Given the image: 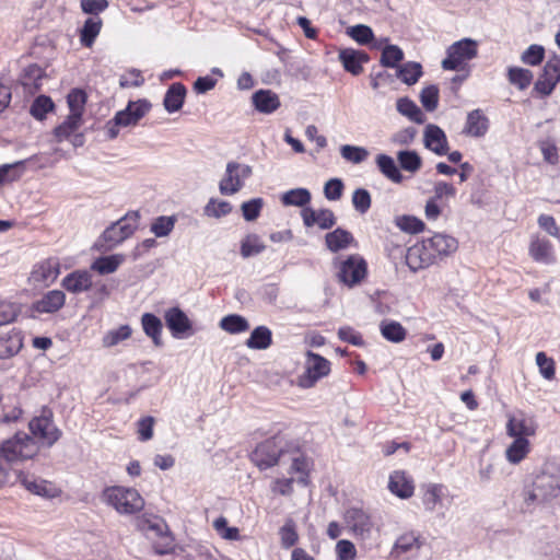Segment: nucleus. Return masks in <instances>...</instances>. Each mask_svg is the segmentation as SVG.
Returning a JSON list of instances; mask_svg holds the SVG:
<instances>
[{"label":"nucleus","mask_w":560,"mask_h":560,"mask_svg":"<svg viewBox=\"0 0 560 560\" xmlns=\"http://www.w3.org/2000/svg\"><path fill=\"white\" fill-rule=\"evenodd\" d=\"M101 499L117 513L125 515L135 514L144 506V500L136 489L121 486L105 488Z\"/></svg>","instance_id":"nucleus-1"},{"label":"nucleus","mask_w":560,"mask_h":560,"mask_svg":"<svg viewBox=\"0 0 560 560\" xmlns=\"http://www.w3.org/2000/svg\"><path fill=\"white\" fill-rule=\"evenodd\" d=\"M140 529L152 542V547L158 555H167L174 551V537L166 522L156 515L143 517L139 522Z\"/></svg>","instance_id":"nucleus-2"},{"label":"nucleus","mask_w":560,"mask_h":560,"mask_svg":"<svg viewBox=\"0 0 560 560\" xmlns=\"http://www.w3.org/2000/svg\"><path fill=\"white\" fill-rule=\"evenodd\" d=\"M38 453L36 442L26 433H16L0 445V462L18 464L33 458Z\"/></svg>","instance_id":"nucleus-3"},{"label":"nucleus","mask_w":560,"mask_h":560,"mask_svg":"<svg viewBox=\"0 0 560 560\" xmlns=\"http://www.w3.org/2000/svg\"><path fill=\"white\" fill-rule=\"evenodd\" d=\"M151 104L147 100L129 102L124 110L116 113L114 118L105 126L108 139H115L119 135L120 127L136 126L150 110Z\"/></svg>","instance_id":"nucleus-4"},{"label":"nucleus","mask_w":560,"mask_h":560,"mask_svg":"<svg viewBox=\"0 0 560 560\" xmlns=\"http://www.w3.org/2000/svg\"><path fill=\"white\" fill-rule=\"evenodd\" d=\"M140 214L138 211L128 212L108 226L102 234L103 242L108 248H113L130 237L139 225Z\"/></svg>","instance_id":"nucleus-5"},{"label":"nucleus","mask_w":560,"mask_h":560,"mask_svg":"<svg viewBox=\"0 0 560 560\" xmlns=\"http://www.w3.org/2000/svg\"><path fill=\"white\" fill-rule=\"evenodd\" d=\"M560 494V478L557 475L542 471L538 474L528 490L526 502L544 503Z\"/></svg>","instance_id":"nucleus-6"},{"label":"nucleus","mask_w":560,"mask_h":560,"mask_svg":"<svg viewBox=\"0 0 560 560\" xmlns=\"http://www.w3.org/2000/svg\"><path fill=\"white\" fill-rule=\"evenodd\" d=\"M345 523L353 536L362 541L372 540L375 532H378L372 516L358 508L346 511Z\"/></svg>","instance_id":"nucleus-7"},{"label":"nucleus","mask_w":560,"mask_h":560,"mask_svg":"<svg viewBox=\"0 0 560 560\" xmlns=\"http://www.w3.org/2000/svg\"><path fill=\"white\" fill-rule=\"evenodd\" d=\"M305 371L298 377L301 388H312L330 372V362L324 357L312 351L306 352Z\"/></svg>","instance_id":"nucleus-8"},{"label":"nucleus","mask_w":560,"mask_h":560,"mask_svg":"<svg viewBox=\"0 0 560 560\" xmlns=\"http://www.w3.org/2000/svg\"><path fill=\"white\" fill-rule=\"evenodd\" d=\"M478 44L470 38L455 42L447 48V57L442 61L444 70H460L464 63L477 56Z\"/></svg>","instance_id":"nucleus-9"},{"label":"nucleus","mask_w":560,"mask_h":560,"mask_svg":"<svg viewBox=\"0 0 560 560\" xmlns=\"http://www.w3.org/2000/svg\"><path fill=\"white\" fill-rule=\"evenodd\" d=\"M28 428L33 436L48 447L52 446L61 435V431L52 421V412L49 409H43L39 416L34 417L30 421Z\"/></svg>","instance_id":"nucleus-10"},{"label":"nucleus","mask_w":560,"mask_h":560,"mask_svg":"<svg viewBox=\"0 0 560 560\" xmlns=\"http://www.w3.org/2000/svg\"><path fill=\"white\" fill-rule=\"evenodd\" d=\"M252 175V167L237 162L226 164L225 174L219 183V190L224 196H232L238 192L245 179Z\"/></svg>","instance_id":"nucleus-11"},{"label":"nucleus","mask_w":560,"mask_h":560,"mask_svg":"<svg viewBox=\"0 0 560 560\" xmlns=\"http://www.w3.org/2000/svg\"><path fill=\"white\" fill-rule=\"evenodd\" d=\"M366 272L365 260L360 255H350L340 262L337 276L340 282L352 288L365 278Z\"/></svg>","instance_id":"nucleus-12"},{"label":"nucleus","mask_w":560,"mask_h":560,"mask_svg":"<svg viewBox=\"0 0 560 560\" xmlns=\"http://www.w3.org/2000/svg\"><path fill=\"white\" fill-rule=\"evenodd\" d=\"M287 453L282 448L281 440L272 438L260 443L253 453V460L260 469L269 468L284 458Z\"/></svg>","instance_id":"nucleus-13"},{"label":"nucleus","mask_w":560,"mask_h":560,"mask_svg":"<svg viewBox=\"0 0 560 560\" xmlns=\"http://www.w3.org/2000/svg\"><path fill=\"white\" fill-rule=\"evenodd\" d=\"M164 319L174 338L183 339L194 335L191 320L179 307H171L166 310L164 313Z\"/></svg>","instance_id":"nucleus-14"},{"label":"nucleus","mask_w":560,"mask_h":560,"mask_svg":"<svg viewBox=\"0 0 560 560\" xmlns=\"http://www.w3.org/2000/svg\"><path fill=\"white\" fill-rule=\"evenodd\" d=\"M537 427L536 420L524 412L508 415L506 434L510 438L528 439L536 434Z\"/></svg>","instance_id":"nucleus-15"},{"label":"nucleus","mask_w":560,"mask_h":560,"mask_svg":"<svg viewBox=\"0 0 560 560\" xmlns=\"http://www.w3.org/2000/svg\"><path fill=\"white\" fill-rule=\"evenodd\" d=\"M435 259L429 249L425 238L410 246L406 253V264L413 272L435 264Z\"/></svg>","instance_id":"nucleus-16"},{"label":"nucleus","mask_w":560,"mask_h":560,"mask_svg":"<svg viewBox=\"0 0 560 560\" xmlns=\"http://www.w3.org/2000/svg\"><path fill=\"white\" fill-rule=\"evenodd\" d=\"M560 81V57H551L544 67L542 74L535 83V90L542 95H549Z\"/></svg>","instance_id":"nucleus-17"},{"label":"nucleus","mask_w":560,"mask_h":560,"mask_svg":"<svg viewBox=\"0 0 560 560\" xmlns=\"http://www.w3.org/2000/svg\"><path fill=\"white\" fill-rule=\"evenodd\" d=\"M59 271V262L49 258L33 267L28 280L36 287H48L57 279Z\"/></svg>","instance_id":"nucleus-18"},{"label":"nucleus","mask_w":560,"mask_h":560,"mask_svg":"<svg viewBox=\"0 0 560 560\" xmlns=\"http://www.w3.org/2000/svg\"><path fill=\"white\" fill-rule=\"evenodd\" d=\"M425 241L435 261L452 255L458 248L457 240L443 233H436L433 236L425 238Z\"/></svg>","instance_id":"nucleus-19"},{"label":"nucleus","mask_w":560,"mask_h":560,"mask_svg":"<svg viewBox=\"0 0 560 560\" xmlns=\"http://www.w3.org/2000/svg\"><path fill=\"white\" fill-rule=\"evenodd\" d=\"M528 253L536 262L545 265L555 262L553 246L546 237L533 235L529 242Z\"/></svg>","instance_id":"nucleus-20"},{"label":"nucleus","mask_w":560,"mask_h":560,"mask_svg":"<svg viewBox=\"0 0 560 560\" xmlns=\"http://www.w3.org/2000/svg\"><path fill=\"white\" fill-rule=\"evenodd\" d=\"M301 214L303 223L307 228L317 225L322 230H328L336 224V217L329 209L314 210L312 208H304Z\"/></svg>","instance_id":"nucleus-21"},{"label":"nucleus","mask_w":560,"mask_h":560,"mask_svg":"<svg viewBox=\"0 0 560 560\" xmlns=\"http://www.w3.org/2000/svg\"><path fill=\"white\" fill-rule=\"evenodd\" d=\"M423 141L427 149L438 155L447 153V139L445 132L436 125L429 124L424 129Z\"/></svg>","instance_id":"nucleus-22"},{"label":"nucleus","mask_w":560,"mask_h":560,"mask_svg":"<svg viewBox=\"0 0 560 560\" xmlns=\"http://www.w3.org/2000/svg\"><path fill=\"white\" fill-rule=\"evenodd\" d=\"M93 285L92 275L88 270H75L62 280V287L70 293L79 294L90 290Z\"/></svg>","instance_id":"nucleus-23"},{"label":"nucleus","mask_w":560,"mask_h":560,"mask_svg":"<svg viewBox=\"0 0 560 560\" xmlns=\"http://www.w3.org/2000/svg\"><path fill=\"white\" fill-rule=\"evenodd\" d=\"M388 489L400 499L412 497L415 491L413 481L405 471L396 470L389 476Z\"/></svg>","instance_id":"nucleus-24"},{"label":"nucleus","mask_w":560,"mask_h":560,"mask_svg":"<svg viewBox=\"0 0 560 560\" xmlns=\"http://www.w3.org/2000/svg\"><path fill=\"white\" fill-rule=\"evenodd\" d=\"M339 60L343 68L353 75H358L363 71L362 65L369 61V56L351 48L340 50Z\"/></svg>","instance_id":"nucleus-25"},{"label":"nucleus","mask_w":560,"mask_h":560,"mask_svg":"<svg viewBox=\"0 0 560 560\" xmlns=\"http://www.w3.org/2000/svg\"><path fill=\"white\" fill-rule=\"evenodd\" d=\"M422 504L427 512L433 513L442 504L445 486L442 483H427L422 486Z\"/></svg>","instance_id":"nucleus-26"},{"label":"nucleus","mask_w":560,"mask_h":560,"mask_svg":"<svg viewBox=\"0 0 560 560\" xmlns=\"http://www.w3.org/2000/svg\"><path fill=\"white\" fill-rule=\"evenodd\" d=\"M23 338L20 331L9 330L0 334V359H8L21 350Z\"/></svg>","instance_id":"nucleus-27"},{"label":"nucleus","mask_w":560,"mask_h":560,"mask_svg":"<svg viewBox=\"0 0 560 560\" xmlns=\"http://www.w3.org/2000/svg\"><path fill=\"white\" fill-rule=\"evenodd\" d=\"M66 301V295L60 290H52L46 293L40 300L33 304L37 313H55L60 310Z\"/></svg>","instance_id":"nucleus-28"},{"label":"nucleus","mask_w":560,"mask_h":560,"mask_svg":"<svg viewBox=\"0 0 560 560\" xmlns=\"http://www.w3.org/2000/svg\"><path fill=\"white\" fill-rule=\"evenodd\" d=\"M255 108L262 114H271L280 107L279 96L270 90H259L252 96Z\"/></svg>","instance_id":"nucleus-29"},{"label":"nucleus","mask_w":560,"mask_h":560,"mask_svg":"<svg viewBox=\"0 0 560 560\" xmlns=\"http://www.w3.org/2000/svg\"><path fill=\"white\" fill-rule=\"evenodd\" d=\"M187 90L182 83H173L166 91L163 100L164 108L172 114L178 112L184 104Z\"/></svg>","instance_id":"nucleus-30"},{"label":"nucleus","mask_w":560,"mask_h":560,"mask_svg":"<svg viewBox=\"0 0 560 560\" xmlns=\"http://www.w3.org/2000/svg\"><path fill=\"white\" fill-rule=\"evenodd\" d=\"M489 127L488 118L480 109H475L467 115L464 132L471 137H482Z\"/></svg>","instance_id":"nucleus-31"},{"label":"nucleus","mask_w":560,"mask_h":560,"mask_svg":"<svg viewBox=\"0 0 560 560\" xmlns=\"http://www.w3.org/2000/svg\"><path fill=\"white\" fill-rule=\"evenodd\" d=\"M325 242L329 250L337 253L354 243V238L349 231L338 228L326 234Z\"/></svg>","instance_id":"nucleus-32"},{"label":"nucleus","mask_w":560,"mask_h":560,"mask_svg":"<svg viewBox=\"0 0 560 560\" xmlns=\"http://www.w3.org/2000/svg\"><path fill=\"white\" fill-rule=\"evenodd\" d=\"M22 483L30 492L44 498H54L58 494L57 488L51 482L43 479L24 477Z\"/></svg>","instance_id":"nucleus-33"},{"label":"nucleus","mask_w":560,"mask_h":560,"mask_svg":"<svg viewBox=\"0 0 560 560\" xmlns=\"http://www.w3.org/2000/svg\"><path fill=\"white\" fill-rule=\"evenodd\" d=\"M397 112L416 124H423L425 115L420 107L408 97H400L396 102Z\"/></svg>","instance_id":"nucleus-34"},{"label":"nucleus","mask_w":560,"mask_h":560,"mask_svg":"<svg viewBox=\"0 0 560 560\" xmlns=\"http://www.w3.org/2000/svg\"><path fill=\"white\" fill-rule=\"evenodd\" d=\"M514 441L508 446L505 457L511 464L522 462L530 451V443L525 438H513Z\"/></svg>","instance_id":"nucleus-35"},{"label":"nucleus","mask_w":560,"mask_h":560,"mask_svg":"<svg viewBox=\"0 0 560 560\" xmlns=\"http://www.w3.org/2000/svg\"><path fill=\"white\" fill-rule=\"evenodd\" d=\"M141 325L143 331L148 337H150L153 343L158 347L162 346L161 331H162V322L161 319L151 314L144 313L141 317Z\"/></svg>","instance_id":"nucleus-36"},{"label":"nucleus","mask_w":560,"mask_h":560,"mask_svg":"<svg viewBox=\"0 0 560 560\" xmlns=\"http://www.w3.org/2000/svg\"><path fill=\"white\" fill-rule=\"evenodd\" d=\"M272 342L271 330L266 326L256 327L250 337L246 340V346L250 349L265 350Z\"/></svg>","instance_id":"nucleus-37"},{"label":"nucleus","mask_w":560,"mask_h":560,"mask_svg":"<svg viewBox=\"0 0 560 560\" xmlns=\"http://www.w3.org/2000/svg\"><path fill=\"white\" fill-rule=\"evenodd\" d=\"M124 259V255L119 254L100 257L91 265V270L100 275H109L118 269Z\"/></svg>","instance_id":"nucleus-38"},{"label":"nucleus","mask_w":560,"mask_h":560,"mask_svg":"<svg viewBox=\"0 0 560 560\" xmlns=\"http://www.w3.org/2000/svg\"><path fill=\"white\" fill-rule=\"evenodd\" d=\"M376 164L381 173L388 179L394 183H401L404 177L392 156L387 154H378L376 156Z\"/></svg>","instance_id":"nucleus-39"},{"label":"nucleus","mask_w":560,"mask_h":560,"mask_svg":"<svg viewBox=\"0 0 560 560\" xmlns=\"http://www.w3.org/2000/svg\"><path fill=\"white\" fill-rule=\"evenodd\" d=\"M382 336L390 342H401L406 339L407 330L395 320H383L380 325Z\"/></svg>","instance_id":"nucleus-40"},{"label":"nucleus","mask_w":560,"mask_h":560,"mask_svg":"<svg viewBox=\"0 0 560 560\" xmlns=\"http://www.w3.org/2000/svg\"><path fill=\"white\" fill-rule=\"evenodd\" d=\"M422 75V66L419 62L408 61L397 68L396 77L405 84L412 85Z\"/></svg>","instance_id":"nucleus-41"},{"label":"nucleus","mask_w":560,"mask_h":560,"mask_svg":"<svg viewBox=\"0 0 560 560\" xmlns=\"http://www.w3.org/2000/svg\"><path fill=\"white\" fill-rule=\"evenodd\" d=\"M101 28H102V20L97 16H93V18H89L82 30H81V43L85 46V47H91L95 40V38L97 37V35L100 34L101 32Z\"/></svg>","instance_id":"nucleus-42"},{"label":"nucleus","mask_w":560,"mask_h":560,"mask_svg":"<svg viewBox=\"0 0 560 560\" xmlns=\"http://www.w3.org/2000/svg\"><path fill=\"white\" fill-rule=\"evenodd\" d=\"M220 328L229 334H240L249 328L247 319L237 314L224 316L219 324Z\"/></svg>","instance_id":"nucleus-43"},{"label":"nucleus","mask_w":560,"mask_h":560,"mask_svg":"<svg viewBox=\"0 0 560 560\" xmlns=\"http://www.w3.org/2000/svg\"><path fill=\"white\" fill-rule=\"evenodd\" d=\"M281 201L284 206H296L303 207L311 201V192L305 188H294L284 192L281 197Z\"/></svg>","instance_id":"nucleus-44"},{"label":"nucleus","mask_w":560,"mask_h":560,"mask_svg":"<svg viewBox=\"0 0 560 560\" xmlns=\"http://www.w3.org/2000/svg\"><path fill=\"white\" fill-rule=\"evenodd\" d=\"M131 334L132 329L129 325H121L118 328L108 330L102 339V345L105 348L115 347L119 342L130 338Z\"/></svg>","instance_id":"nucleus-45"},{"label":"nucleus","mask_w":560,"mask_h":560,"mask_svg":"<svg viewBox=\"0 0 560 560\" xmlns=\"http://www.w3.org/2000/svg\"><path fill=\"white\" fill-rule=\"evenodd\" d=\"M420 547L421 542L415 534H404L397 538L393 547L392 555L398 557L401 553L411 551L413 549L418 550Z\"/></svg>","instance_id":"nucleus-46"},{"label":"nucleus","mask_w":560,"mask_h":560,"mask_svg":"<svg viewBox=\"0 0 560 560\" xmlns=\"http://www.w3.org/2000/svg\"><path fill=\"white\" fill-rule=\"evenodd\" d=\"M82 119L78 118L77 114H69L67 119L55 128V137L57 141L61 142L65 139H68L74 131L79 129L81 126Z\"/></svg>","instance_id":"nucleus-47"},{"label":"nucleus","mask_w":560,"mask_h":560,"mask_svg":"<svg viewBox=\"0 0 560 560\" xmlns=\"http://www.w3.org/2000/svg\"><path fill=\"white\" fill-rule=\"evenodd\" d=\"M404 59V51L397 45H386L382 50L381 65L386 68H398Z\"/></svg>","instance_id":"nucleus-48"},{"label":"nucleus","mask_w":560,"mask_h":560,"mask_svg":"<svg viewBox=\"0 0 560 560\" xmlns=\"http://www.w3.org/2000/svg\"><path fill=\"white\" fill-rule=\"evenodd\" d=\"M397 160L400 167L410 173H416L421 168L422 160L416 151H399Z\"/></svg>","instance_id":"nucleus-49"},{"label":"nucleus","mask_w":560,"mask_h":560,"mask_svg":"<svg viewBox=\"0 0 560 560\" xmlns=\"http://www.w3.org/2000/svg\"><path fill=\"white\" fill-rule=\"evenodd\" d=\"M265 248L266 246L258 235L249 234L242 241L241 255L244 258H248L260 254L261 252L265 250Z\"/></svg>","instance_id":"nucleus-50"},{"label":"nucleus","mask_w":560,"mask_h":560,"mask_svg":"<svg viewBox=\"0 0 560 560\" xmlns=\"http://www.w3.org/2000/svg\"><path fill=\"white\" fill-rule=\"evenodd\" d=\"M232 211V206L229 201L218 200L211 198L205 206V215L209 218L220 219L228 215Z\"/></svg>","instance_id":"nucleus-51"},{"label":"nucleus","mask_w":560,"mask_h":560,"mask_svg":"<svg viewBox=\"0 0 560 560\" xmlns=\"http://www.w3.org/2000/svg\"><path fill=\"white\" fill-rule=\"evenodd\" d=\"M509 81L511 84L516 85L520 90H525L529 86L533 73L528 69L511 67L508 72Z\"/></svg>","instance_id":"nucleus-52"},{"label":"nucleus","mask_w":560,"mask_h":560,"mask_svg":"<svg viewBox=\"0 0 560 560\" xmlns=\"http://www.w3.org/2000/svg\"><path fill=\"white\" fill-rule=\"evenodd\" d=\"M340 154L346 161L360 164L368 159L369 151L363 147L343 144L340 147Z\"/></svg>","instance_id":"nucleus-53"},{"label":"nucleus","mask_w":560,"mask_h":560,"mask_svg":"<svg viewBox=\"0 0 560 560\" xmlns=\"http://www.w3.org/2000/svg\"><path fill=\"white\" fill-rule=\"evenodd\" d=\"M70 114H77L82 119V113L86 102V94L82 90H72L67 97Z\"/></svg>","instance_id":"nucleus-54"},{"label":"nucleus","mask_w":560,"mask_h":560,"mask_svg":"<svg viewBox=\"0 0 560 560\" xmlns=\"http://www.w3.org/2000/svg\"><path fill=\"white\" fill-rule=\"evenodd\" d=\"M347 34L360 45H366L374 38L372 28L364 24L349 27Z\"/></svg>","instance_id":"nucleus-55"},{"label":"nucleus","mask_w":560,"mask_h":560,"mask_svg":"<svg viewBox=\"0 0 560 560\" xmlns=\"http://www.w3.org/2000/svg\"><path fill=\"white\" fill-rule=\"evenodd\" d=\"M54 108V103L50 97L40 95L35 98L31 106V114L38 120H42L46 117V114Z\"/></svg>","instance_id":"nucleus-56"},{"label":"nucleus","mask_w":560,"mask_h":560,"mask_svg":"<svg viewBox=\"0 0 560 560\" xmlns=\"http://www.w3.org/2000/svg\"><path fill=\"white\" fill-rule=\"evenodd\" d=\"M396 225L407 233H418L423 231L424 223L412 215H401L396 218Z\"/></svg>","instance_id":"nucleus-57"},{"label":"nucleus","mask_w":560,"mask_h":560,"mask_svg":"<svg viewBox=\"0 0 560 560\" xmlns=\"http://www.w3.org/2000/svg\"><path fill=\"white\" fill-rule=\"evenodd\" d=\"M371 195L366 189L358 188L353 191L352 205L358 212H360L361 214L366 213L368 210L371 208Z\"/></svg>","instance_id":"nucleus-58"},{"label":"nucleus","mask_w":560,"mask_h":560,"mask_svg":"<svg viewBox=\"0 0 560 560\" xmlns=\"http://www.w3.org/2000/svg\"><path fill=\"white\" fill-rule=\"evenodd\" d=\"M420 102L422 106L432 112L438 107L439 104V89L435 85H429L424 88L420 93Z\"/></svg>","instance_id":"nucleus-59"},{"label":"nucleus","mask_w":560,"mask_h":560,"mask_svg":"<svg viewBox=\"0 0 560 560\" xmlns=\"http://www.w3.org/2000/svg\"><path fill=\"white\" fill-rule=\"evenodd\" d=\"M175 219L173 217H159L151 225V231L158 237L167 236L174 229Z\"/></svg>","instance_id":"nucleus-60"},{"label":"nucleus","mask_w":560,"mask_h":560,"mask_svg":"<svg viewBox=\"0 0 560 560\" xmlns=\"http://www.w3.org/2000/svg\"><path fill=\"white\" fill-rule=\"evenodd\" d=\"M545 56V49L540 45H530L521 56V60L529 66L539 65Z\"/></svg>","instance_id":"nucleus-61"},{"label":"nucleus","mask_w":560,"mask_h":560,"mask_svg":"<svg viewBox=\"0 0 560 560\" xmlns=\"http://www.w3.org/2000/svg\"><path fill=\"white\" fill-rule=\"evenodd\" d=\"M536 363L542 377L546 380H552L555 377V361L547 357L545 352H538L536 354Z\"/></svg>","instance_id":"nucleus-62"},{"label":"nucleus","mask_w":560,"mask_h":560,"mask_svg":"<svg viewBox=\"0 0 560 560\" xmlns=\"http://www.w3.org/2000/svg\"><path fill=\"white\" fill-rule=\"evenodd\" d=\"M264 206L261 198H254L249 201L243 202L241 206L243 217L246 221H254L258 218L260 210Z\"/></svg>","instance_id":"nucleus-63"},{"label":"nucleus","mask_w":560,"mask_h":560,"mask_svg":"<svg viewBox=\"0 0 560 560\" xmlns=\"http://www.w3.org/2000/svg\"><path fill=\"white\" fill-rule=\"evenodd\" d=\"M336 552L339 560H353L357 556L354 545L347 539H341L337 542Z\"/></svg>","instance_id":"nucleus-64"}]
</instances>
